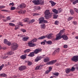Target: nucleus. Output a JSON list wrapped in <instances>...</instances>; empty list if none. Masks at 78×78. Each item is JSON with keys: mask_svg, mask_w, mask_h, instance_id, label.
I'll list each match as a JSON object with an SVG mask.
<instances>
[{"mask_svg": "<svg viewBox=\"0 0 78 78\" xmlns=\"http://www.w3.org/2000/svg\"><path fill=\"white\" fill-rule=\"evenodd\" d=\"M47 37L49 39H51L53 37V34H48L46 36H42L41 37L38 38L39 39H43L45 38V37Z\"/></svg>", "mask_w": 78, "mask_h": 78, "instance_id": "nucleus-1", "label": "nucleus"}, {"mask_svg": "<svg viewBox=\"0 0 78 78\" xmlns=\"http://www.w3.org/2000/svg\"><path fill=\"white\" fill-rule=\"evenodd\" d=\"M44 14L45 15L44 17L46 19H48V18H50L52 16V15L50 14V12L49 11V10H46L44 12Z\"/></svg>", "mask_w": 78, "mask_h": 78, "instance_id": "nucleus-2", "label": "nucleus"}, {"mask_svg": "<svg viewBox=\"0 0 78 78\" xmlns=\"http://www.w3.org/2000/svg\"><path fill=\"white\" fill-rule=\"evenodd\" d=\"M44 18V17H41L39 18L38 19V21H39V23H47V21L45 20Z\"/></svg>", "mask_w": 78, "mask_h": 78, "instance_id": "nucleus-3", "label": "nucleus"}, {"mask_svg": "<svg viewBox=\"0 0 78 78\" xmlns=\"http://www.w3.org/2000/svg\"><path fill=\"white\" fill-rule=\"evenodd\" d=\"M18 47H19V45H18V44H17V43H14L12 44V48L13 50H17V49Z\"/></svg>", "mask_w": 78, "mask_h": 78, "instance_id": "nucleus-4", "label": "nucleus"}, {"mask_svg": "<svg viewBox=\"0 0 78 78\" xmlns=\"http://www.w3.org/2000/svg\"><path fill=\"white\" fill-rule=\"evenodd\" d=\"M71 61L75 62H77L78 61V55H75L73 56L71 58Z\"/></svg>", "mask_w": 78, "mask_h": 78, "instance_id": "nucleus-5", "label": "nucleus"}, {"mask_svg": "<svg viewBox=\"0 0 78 78\" xmlns=\"http://www.w3.org/2000/svg\"><path fill=\"white\" fill-rule=\"evenodd\" d=\"M28 46L30 47H35L36 46V44H34L32 42H31V41L28 43Z\"/></svg>", "mask_w": 78, "mask_h": 78, "instance_id": "nucleus-6", "label": "nucleus"}, {"mask_svg": "<svg viewBox=\"0 0 78 78\" xmlns=\"http://www.w3.org/2000/svg\"><path fill=\"white\" fill-rule=\"evenodd\" d=\"M56 60H52L49 62H48L46 64L47 65H53V64L56 63Z\"/></svg>", "mask_w": 78, "mask_h": 78, "instance_id": "nucleus-7", "label": "nucleus"}, {"mask_svg": "<svg viewBox=\"0 0 78 78\" xmlns=\"http://www.w3.org/2000/svg\"><path fill=\"white\" fill-rule=\"evenodd\" d=\"M27 69V67L25 66H22L20 67L19 68V70L22 71V70H24L25 69Z\"/></svg>", "mask_w": 78, "mask_h": 78, "instance_id": "nucleus-8", "label": "nucleus"}, {"mask_svg": "<svg viewBox=\"0 0 78 78\" xmlns=\"http://www.w3.org/2000/svg\"><path fill=\"white\" fill-rule=\"evenodd\" d=\"M42 51V49L41 48L40 49H35L34 51V53L35 54H37L39 52H41Z\"/></svg>", "mask_w": 78, "mask_h": 78, "instance_id": "nucleus-9", "label": "nucleus"}, {"mask_svg": "<svg viewBox=\"0 0 78 78\" xmlns=\"http://www.w3.org/2000/svg\"><path fill=\"white\" fill-rule=\"evenodd\" d=\"M42 58V57L41 56H38L35 59V62H37V61H39V60H41V59Z\"/></svg>", "mask_w": 78, "mask_h": 78, "instance_id": "nucleus-10", "label": "nucleus"}, {"mask_svg": "<svg viewBox=\"0 0 78 78\" xmlns=\"http://www.w3.org/2000/svg\"><path fill=\"white\" fill-rule=\"evenodd\" d=\"M62 37L63 38V39L65 40V41H67V40H68V37L65 35H62Z\"/></svg>", "mask_w": 78, "mask_h": 78, "instance_id": "nucleus-11", "label": "nucleus"}, {"mask_svg": "<svg viewBox=\"0 0 78 78\" xmlns=\"http://www.w3.org/2000/svg\"><path fill=\"white\" fill-rule=\"evenodd\" d=\"M35 5H39V0H35L33 2Z\"/></svg>", "mask_w": 78, "mask_h": 78, "instance_id": "nucleus-12", "label": "nucleus"}, {"mask_svg": "<svg viewBox=\"0 0 78 78\" xmlns=\"http://www.w3.org/2000/svg\"><path fill=\"white\" fill-rule=\"evenodd\" d=\"M20 7L21 8H22V9H23L24 8H25L26 7V5L25 4L23 3H22L20 6Z\"/></svg>", "mask_w": 78, "mask_h": 78, "instance_id": "nucleus-13", "label": "nucleus"}, {"mask_svg": "<svg viewBox=\"0 0 78 78\" xmlns=\"http://www.w3.org/2000/svg\"><path fill=\"white\" fill-rule=\"evenodd\" d=\"M71 71V69L70 68H67L65 70V72L66 73H69Z\"/></svg>", "mask_w": 78, "mask_h": 78, "instance_id": "nucleus-14", "label": "nucleus"}, {"mask_svg": "<svg viewBox=\"0 0 78 78\" xmlns=\"http://www.w3.org/2000/svg\"><path fill=\"white\" fill-rule=\"evenodd\" d=\"M50 61V58L47 57L45 58L44 59V62H48V61Z\"/></svg>", "mask_w": 78, "mask_h": 78, "instance_id": "nucleus-15", "label": "nucleus"}, {"mask_svg": "<svg viewBox=\"0 0 78 78\" xmlns=\"http://www.w3.org/2000/svg\"><path fill=\"white\" fill-rule=\"evenodd\" d=\"M42 66L41 65H40L39 66H37L36 68V70H37L39 69V70H41L42 69Z\"/></svg>", "mask_w": 78, "mask_h": 78, "instance_id": "nucleus-16", "label": "nucleus"}, {"mask_svg": "<svg viewBox=\"0 0 78 78\" xmlns=\"http://www.w3.org/2000/svg\"><path fill=\"white\" fill-rule=\"evenodd\" d=\"M34 56V52H31L29 55H28V56L30 57H33Z\"/></svg>", "mask_w": 78, "mask_h": 78, "instance_id": "nucleus-17", "label": "nucleus"}, {"mask_svg": "<svg viewBox=\"0 0 78 78\" xmlns=\"http://www.w3.org/2000/svg\"><path fill=\"white\" fill-rule=\"evenodd\" d=\"M53 76L54 78H56L59 75V73H55L53 74Z\"/></svg>", "mask_w": 78, "mask_h": 78, "instance_id": "nucleus-18", "label": "nucleus"}, {"mask_svg": "<svg viewBox=\"0 0 78 78\" xmlns=\"http://www.w3.org/2000/svg\"><path fill=\"white\" fill-rule=\"evenodd\" d=\"M49 2L50 3H51L52 6H54L55 5H56V3L55 2H54L52 1H49Z\"/></svg>", "mask_w": 78, "mask_h": 78, "instance_id": "nucleus-19", "label": "nucleus"}, {"mask_svg": "<svg viewBox=\"0 0 78 78\" xmlns=\"http://www.w3.org/2000/svg\"><path fill=\"white\" fill-rule=\"evenodd\" d=\"M52 11L53 12H54L55 14H57L58 12V11L55 9H52Z\"/></svg>", "mask_w": 78, "mask_h": 78, "instance_id": "nucleus-20", "label": "nucleus"}, {"mask_svg": "<svg viewBox=\"0 0 78 78\" xmlns=\"http://www.w3.org/2000/svg\"><path fill=\"white\" fill-rule=\"evenodd\" d=\"M57 35L58 36L56 38L55 41H57V40H59V39H61V35H58V34Z\"/></svg>", "mask_w": 78, "mask_h": 78, "instance_id": "nucleus-21", "label": "nucleus"}, {"mask_svg": "<svg viewBox=\"0 0 78 78\" xmlns=\"http://www.w3.org/2000/svg\"><path fill=\"white\" fill-rule=\"evenodd\" d=\"M44 1L42 0H39V5H44Z\"/></svg>", "mask_w": 78, "mask_h": 78, "instance_id": "nucleus-22", "label": "nucleus"}, {"mask_svg": "<svg viewBox=\"0 0 78 78\" xmlns=\"http://www.w3.org/2000/svg\"><path fill=\"white\" fill-rule=\"evenodd\" d=\"M44 41L45 42H46V43L48 44H49L50 45H51L52 43H53V42L51 41H46V40H45Z\"/></svg>", "mask_w": 78, "mask_h": 78, "instance_id": "nucleus-23", "label": "nucleus"}, {"mask_svg": "<svg viewBox=\"0 0 78 78\" xmlns=\"http://www.w3.org/2000/svg\"><path fill=\"white\" fill-rule=\"evenodd\" d=\"M29 39V37H23V40L24 41H27Z\"/></svg>", "mask_w": 78, "mask_h": 78, "instance_id": "nucleus-24", "label": "nucleus"}, {"mask_svg": "<svg viewBox=\"0 0 78 78\" xmlns=\"http://www.w3.org/2000/svg\"><path fill=\"white\" fill-rule=\"evenodd\" d=\"M60 50L59 48H58L57 49H56L55 51L53 52V54H55V53H57V52H59Z\"/></svg>", "mask_w": 78, "mask_h": 78, "instance_id": "nucleus-25", "label": "nucleus"}, {"mask_svg": "<svg viewBox=\"0 0 78 78\" xmlns=\"http://www.w3.org/2000/svg\"><path fill=\"white\" fill-rule=\"evenodd\" d=\"M65 30V29H64L62 30H61L60 32L58 34V35H61V34H62L63 32H64V31Z\"/></svg>", "mask_w": 78, "mask_h": 78, "instance_id": "nucleus-26", "label": "nucleus"}, {"mask_svg": "<svg viewBox=\"0 0 78 78\" xmlns=\"http://www.w3.org/2000/svg\"><path fill=\"white\" fill-rule=\"evenodd\" d=\"M69 12L71 15H73L74 14V11L72 9H70L69 10Z\"/></svg>", "mask_w": 78, "mask_h": 78, "instance_id": "nucleus-27", "label": "nucleus"}, {"mask_svg": "<svg viewBox=\"0 0 78 78\" xmlns=\"http://www.w3.org/2000/svg\"><path fill=\"white\" fill-rule=\"evenodd\" d=\"M0 75L2 77H6L7 76V75L4 73L1 74Z\"/></svg>", "mask_w": 78, "mask_h": 78, "instance_id": "nucleus-28", "label": "nucleus"}, {"mask_svg": "<svg viewBox=\"0 0 78 78\" xmlns=\"http://www.w3.org/2000/svg\"><path fill=\"white\" fill-rule=\"evenodd\" d=\"M23 22H28L29 21V19L28 18H25V19H23Z\"/></svg>", "mask_w": 78, "mask_h": 78, "instance_id": "nucleus-29", "label": "nucleus"}, {"mask_svg": "<svg viewBox=\"0 0 78 78\" xmlns=\"http://www.w3.org/2000/svg\"><path fill=\"white\" fill-rule=\"evenodd\" d=\"M31 51V50L30 49H27L26 50L24 51V53H28V52H30Z\"/></svg>", "mask_w": 78, "mask_h": 78, "instance_id": "nucleus-30", "label": "nucleus"}, {"mask_svg": "<svg viewBox=\"0 0 78 78\" xmlns=\"http://www.w3.org/2000/svg\"><path fill=\"white\" fill-rule=\"evenodd\" d=\"M35 22V20L33 19L29 21V23H33Z\"/></svg>", "mask_w": 78, "mask_h": 78, "instance_id": "nucleus-31", "label": "nucleus"}, {"mask_svg": "<svg viewBox=\"0 0 78 78\" xmlns=\"http://www.w3.org/2000/svg\"><path fill=\"white\" fill-rule=\"evenodd\" d=\"M20 58L21 59H25V58H26V55H22L20 57Z\"/></svg>", "mask_w": 78, "mask_h": 78, "instance_id": "nucleus-32", "label": "nucleus"}, {"mask_svg": "<svg viewBox=\"0 0 78 78\" xmlns=\"http://www.w3.org/2000/svg\"><path fill=\"white\" fill-rule=\"evenodd\" d=\"M13 54H14V52H12V51H11L7 53V55H13Z\"/></svg>", "mask_w": 78, "mask_h": 78, "instance_id": "nucleus-33", "label": "nucleus"}, {"mask_svg": "<svg viewBox=\"0 0 78 78\" xmlns=\"http://www.w3.org/2000/svg\"><path fill=\"white\" fill-rule=\"evenodd\" d=\"M37 40V38H34L32 40L31 42H32V43H34V42H36Z\"/></svg>", "mask_w": 78, "mask_h": 78, "instance_id": "nucleus-34", "label": "nucleus"}, {"mask_svg": "<svg viewBox=\"0 0 78 78\" xmlns=\"http://www.w3.org/2000/svg\"><path fill=\"white\" fill-rule=\"evenodd\" d=\"M5 65L4 64L2 65L1 66H0V71H1V70H2L3 68L4 67Z\"/></svg>", "mask_w": 78, "mask_h": 78, "instance_id": "nucleus-35", "label": "nucleus"}, {"mask_svg": "<svg viewBox=\"0 0 78 78\" xmlns=\"http://www.w3.org/2000/svg\"><path fill=\"white\" fill-rule=\"evenodd\" d=\"M9 25L11 27H14V26H15V24L12 23H9Z\"/></svg>", "mask_w": 78, "mask_h": 78, "instance_id": "nucleus-36", "label": "nucleus"}, {"mask_svg": "<svg viewBox=\"0 0 78 78\" xmlns=\"http://www.w3.org/2000/svg\"><path fill=\"white\" fill-rule=\"evenodd\" d=\"M18 29H19V25H17L16 26V28H15V30H16Z\"/></svg>", "mask_w": 78, "mask_h": 78, "instance_id": "nucleus-37", "label": "nucleus"}, {"mask_svg": "<svg viewBox=\"0 0 78 78\" xmlns=\"http://www.w3.org/2000/svg\"><path fill=\"white\" fill-rule=\"evenodd\" d=\"M28 66H31L33 64L32 62H27Z\"/></svg>", "mask_w": 78, "mask_h": 78, "instance_id": "nucleus-38", "label": "nucleus"}, {"mask_svg": "<svg viewBox=\"0 0 78 78\" xmlns=\"http://www.w3.org/2000/svg\"><path fill=\"white\" fill-rule=\"evenodd\" d=\"M8 55L7 54L5 55L3 57V59H5L6 58H8Z\"/></svg>", "mask_w": 78, "mask_h": 78, "instance_id": "nucleus-39", "label": "nucleus"}, {"mask_svg": "<svg viewBox=\"0 0 78 78\" xmlns=\"http://www.w3.org/2000/svg\"><path fill=\"white\" fill-rule=\"evenodd\" d=\"M77 3H78V0H76L75 1H74L73 2V5H75V4Z\"/></svg>", "mask_w": 78, "mask_h": 78, "instance_id": "nucleus-40", "label": "nucleus"}, {"mask_svg": "<svg viewBox=\"0 0 78 78\" xmlns=\"http://www.w3.org/2000/svg\"><path fill=\"white\" fill-rule=\"evenodd\" d=\"M75 68L73 66L71 69V71H75Z\"/></svg>", "mask_w": 78, "mask_h": 78, "instance_id": "nucleus-41", "label": "nucleus"}, {"mask_svg": "<svg viewBox=\"0 0 78 78\" xmlns=\"http://www.w3.org/2000/svg\"><path fill=\"white\" fill-rule=\"evenodd\" d=\"M55 24L56 25H58L59 24V21H56L55 22Z\"/></svg>", "mask_w": 78, "mask_h": 78, "instance_id": "nucleus-42", "label": "nucleus"}, {"mask_svg": "<svg viewBox=\"0 0 78 78\" xmlns=\"http://www.w3.org/2000/svg\"><path fill=\"white\" fill-rule=\"evenodd\" d=\"M45 24H43L42 25H41V27L42 28H45Z\"/></svg>", "mask_w": 78, "mask_h": 78, "instance_id": "nucleus-43", "label": "nucleus"}, {"mask_svg": "<svg viewBox=\"0 0 78 78\" xmlns=\"http://www.w3.org/2000/svg\"><path fill=\"white\" fill-rule=\"evenodd\" d=\"M26 12V10H22V14H25Z\"/></svg>", "mask_w": 78, "mask_h": 78, "instance_id": "nucleus-44", "label": "nucleus"}, {"mask_svg": "<svg viewBox=\"0 0 78 78\" xmlns=\"http://www.w3.org/2000/svg\"><path fill=\"white\" fill-rule=\"evenodd\" d=\"M58 17V15H54V19H57V17Z\"/></svg>", "mask_w": 78, "mask_h": 78, "instance_id": "nucleus-45", "label": "nucleus"}, {"mask_svg": "<svg viewBox=\"0 0 78 78\" xmlns=\"http://www.w3.org/2000/svg\"><path fill=\"white\" fill-rule=\"evenodd\" d=\"M7 42H8V40H6V39H4V44H7Z\"/></svg>", "mask_w": 78, "mask_h": 78, "instance_id": "nucleus-46", "label": "nucleus"}, {"mask_svg": "<svg viewBox=\"0 0 78 78\" xmlns=\"http://www.w3.org/2000/svg\"><path fill=\"white\" fill-rule=\"evenodd\" d=\"M74 10L76 12L78 13V9L75 8H74Z\"/></svg>", "mask_w": 78, "mask_h": 78, "instance_id": "nucleus-47", "label": "nucleus"}, {"mask_svg": "<svg viewBox=\"0 0 78 78\" xmlns=\"http://www.w3.org/2000/svg\"><path fill=\"white\" fill-rule=\"evenodd\" d=\"M6 44H7L9 46H10L11 45V42L8 41Z\"/></svg>", "mask_w": 78, "mask_h": 78, "instance_id": "nucleus-48", "label": "nucleus"}, {"mask_svg": "<svg viewBox=\"0 0 78 78\" xmlns=\"http://www.w3.org/2000/svg\"><path fill=\"white\" fill-rule=\"evenodd\" d=\"M16 9V7L14 6L11 7V10H14Z\"/></svg>", "mask_w": 78, "mask_h": 78, "instance_id": "nucleus-49", "label": "nucleus"}, {"mask_svg": "<svg viewBox=\"0 0 78 78\" xmlns=\"http://www.w3.org/2000/svg\"><path fill=\"white\" fill-rule=\"evenodd\" d=\"M21 31H22V32H23V33H25V32H26V30L22 29L21 30Z\"/></svg>", "mask_w": 78, "mask_h": 78, "instance_id": "nucleus-50", "label": "nucleus"}, {"mask_svg": "<svg viewBox=\"0 0 78 78\" xmlns=\"http://www.w3.org/2000/svg\"><path fill=\"white\" fill-rule=\"evenodd\" d=\"M2 18H4V16H2L0 14V19H2Z\"/></svg>", "mask_w": 78, "mask_h": 78, "instance_id": "nucleus-51", "label": "nucleus"}, {"mask_svg": "<svg viewBox=\"0 0 78 78\" xmlns=\"http://www.w3.org/2000/svg\"><path fill=\"white\" fill-rule=\"evenodd\" d=\"M7 20H10V19H11V18H10V16H8L7 17Z\"/></svg>", "mask_w": 78, "mask_h": 78, "instance_id": "nucleus-52", "label": "nucleus"}, {"mask_svg": "<svg viewBox=\"0 0 78 78\" xmlns=\"http://www.w3.org/2000/svg\"><path fill=\"white\" fill-rule=\"evenodd\" d=\"M58 11L59 12H62V9H59L58 10Z\"/></svg>", "mask_w": 78, "mask_h": 78, "instance_id": "nucleus-53", "label": "nucleus"}, {"mask_svg": "<svg viewBox=\"0 0 78 78\" xmlns=\"http://www.w3.org/2000/svg\"><path fill=\"white\" fill-rule=\"evenodd\" d=\"M5 6H3V5H1V9H3L4 8H5Z\"/></svg>", "mask_w": 78, "mask_h": 78, "instance_id": "nucleus-54", "label": "nucleus"}, {"mask_svg": "<svg viewBox=\"0 0 78 78\" xmlns=\"http://www.w3.org/2000/svg\"><path fill=\"white\" fill-rule=\"evenodd\" d=\"M41 45H45V41H43L41 43Z\"/></svg>", "mask_w": 78, "mask_h": 78, "instance_id": "nucleus-55", "label": "nucleus"}, {"mask_svg": "<svg viewBox=\"0 0 78 78\" xmlns=\"http://www.w3.org/2000/svg\"><path fill=\"white\" fill-rule=\"evenodd\" d=\"M73 19V18L71 17H70L68 18V20H72Z\"/></svg>", "mask_w": 78, "mask_h": 78, "instance_id": "nucleus-56", "label": "nucleus"}, {"mask_svg": "<svg viewBox=\"0 0 78 78\" xmlns=\"http://www.w3.org/2000/svg\"><path fill=\"white\" fill-rule=\"evenodd\" d=\"M50 72V71L49 70L46 71L45 72L46 74H48Z\"/></svg>", "mask_w": 78, "mask_h": 78, "instance_id": "nucleus-57", "label": "nucleus"}, {"mask_svg": "<svg viewBox=\"0 0 78 78\" xmlns=\"http://www.w3.org/2000/svg\"><path fill=\"white\" fill-rule=\"evenodd\" d=\"M1 11H4L5 12H8V10L5 9L1 10Z\"/></svg>", "mask_w": 78, "mask_h": 78, "instance_id": "nucleus-58", "label": "nucleus"}, {"mask_svg": "<svg viewBox=\"0 0 78 78\" xmlns=\"http://www.w3.org/2000/svg\"><path fill=\"white\" fill-rule=\"evenodd\" d=\"M38 15H39V14L38 13H34L33 14V16H38Z\"/></svg>", "mask_w": 78, "mask_h": 78, "instance_id": "nucleus-59", "label": "nucleus"}, {"mask_svg": "<svg viewBox=\"0 0 78 78\" xmlns=\"http://www.w3.org/2000/svg\"><path fill=\"white\" fill-rule=\"evenodd\" d=\"M64 48H67V45H64Z\"/></svg>", "mask_w": 78, "mask_h": 78, "instance_id": "nucleus-60", "label": "nucleus"}, {"mask_svg": "<svg viewBox=\"0 0 78 78\" xmlns=\"http://www.w3.org/2000/svg\"><path fill=\"white\" fill-rule=\"evenodd\" d=\"M18 12L19 14H22V10H21L20 11H18Z\"/></svg>", "mask_w": 78, "mask_h": 78, "instance_id": "nucleus-61", "label": "nucleus"}, {"mask_svg": "<svg viewBox=\"0 0 78 78\" xmlns=\"http://www.w3.org/2000/svg\"><path fill=\"white\" fill-rule=\"evenodd\" d=\"M73 24H74V25H76V24H77V22L76 21H73Z\"/></svg>", "mask_w": 78, "mask_h": 78, "instance_id": "nucleus-62", "label": "nucleus"}, {"mask_svg": "<svg viewBox=\"0 0 78 78\" xmlns=\"http://www.w3.org/2000/svg\"><path fill=\"white\" fill-rule=\"evenodd\" d=\"M52 69V68H51V67H49V71H51V69Z\"/></svg>", "mask_w": 78, "mask_h": 78, "instance_id": "nucleus-63", "label": "nucleus"}, {"mask_svg": "<svg viewBox=\"0 0 78 78\" xmlns=\"http://www.w3.org/2000/svg\"><path fill=\"white\" fill-rule=\"evenodd\" d=\"M9 5H12V6H14V3H10L9 4Z\"/></svg>", "mask_w": 78, "mask_h": 78, "instance_id": "nucleus-64", "label": "nucleus"}]
</instances>
